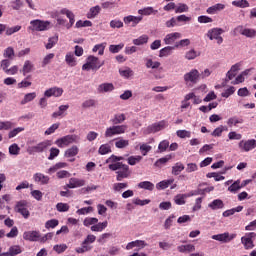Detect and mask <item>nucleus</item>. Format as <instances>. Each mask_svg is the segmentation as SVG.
Here are the masks:
<instances>
[{
    "label": "nucleus",
    "mask_w": 256,
    "mask_h": 256,
    "mask_svg": "<svg viewBox=\"0 0 256 256\" xmlns=\"http://www.w3.org/2000/svg\"><path fill=\"white\" fill-rule=\"evenodd\" d=\"M110 171H116V181H123V179L129 178L131 171L129 165L123 164L122 162L109 164Z\"/></svg>",
    "instance_id": "1"
},
{
    "label": "nucleus",
    "mask_w": 256,
    "mask_h": 256,
    "mask_svg": "<svg viewBox=\"0 0 256 256\" xmlns=\"http://www.w3.org/2000/svg\"><path fill=\"white\" fill-rule=\"evenodd\" d=\"M105 65V61L99 60L97 57L90 55L86 59V63L83 64L82 70L83 71H99L101 67Z\"/></svg>",
    "instance_id": "2"
},
{
    "label": "nucleus",
    "mask_w": 256,
    "mask_h": 256,
    "mask_svg": "<svg viewBox=\"0 0 256 256\" xmlns=\"http://www.w3.org/2000/svg\"><path fill=\"white\" fill-rule=\"evenodd\" d=\"M53 25L51 24V21L49 20H41V19H36V20H31L30 21V26L28 27L29 31H49Z\"/></svg>",
    "instance_id": "3"
},
{
    "label": "nucleus",
    "mask_w": 256,
    "mask_h": 256,
    "mask_svg": "<svg viewBox=\"0 0 256 256\" xmlns=\"http://www.w3.org/2000/svg\"><path fill=\"white\" fill-rule=\"evenodd\" d=\"M79 141H81V136L77 134H70L58 138L55 141V145H57V147H59L60 149H63V147H69V145H73V143H79Z\"/></svg>",
    "instance_id": "4"
},
{
    "label": "nucleus",
    "mask_w": 256,
    "mask_h": 256,
    "mask_svg": "<svg viewBox=\"0 0 256 256\" xmlns=\"http://www.w3.org/2000/svg\"><path fill=\"white\" fill-rule=\"evenodd\" d=\"M95 241H97V236L93 234H88L86 238L83 240V242L81 243V246L75 249L76 253L81 254V253H87L88 251H91V249H93L91 245H93Z\"/></svg>",
    "instance_id": "5"
},
{
    "label": "nucleus",
    "mask_w": 256,
    "mask_h": 256,
    "mask_svg": "<svg viewBox=\"0 0 256 256\" xmlns=\"http://www.w3.org/2000/svg\"><path fill=\"white\" fill-rule=\"evenodd\" d=\"M223 33H225L223 28L214 27L207 31L205 37H208L210 41H216L217 45H221L223 43V36H221Z\"/></svg>",
    "instance_id": "6"
},
{
    "label": "nucleus",
    "mask_w": 256,
    "mask_h": 256,
    "mask_svg": "<svg viewBox=\"0 0 256 256\" xmlns=\"http://www.w3.org/2000/svg\"><path fill=\"white\" fill-rule=\"evenodd\" d=\"M129 127L127 125H113L108 128H106L104 137L106 139H109L111 137H115V135H123L124 133L127 132V129Z\"/></svg>",
    "instance_id": "7"
},
{
    "label": "nucleus",
    "mask_w": 256,
    "mask_h": 256,
    "mask_svg": "<svg viewBox=\"0 0 256 256\" xmlns=\"http://www.w3.org/2000/svg\"><path fill=\"white\" fill-rule=\"evenodd\" d=\"M199 79H201V73H199V70L197 69H192L183 76L186 85H189V83L196 85V83H199Z\"/></svg>",
    "instance_id": "8"
},
{
    "label": "nucleus",
    "mask_w": 256,
    "mask_h": 256,
    "mask_svg": "<svg viewBox=\"0 0 256 256\" xmlns=\"http://www.w3.org/2000/svg\"><path fill=\"white\" fill-rule=\"evenodd\" d=\"M233 35H243L244 37H248L249 39H254V37H256V30L253 28H245L244 26L239 25L234 28Z\"/></svg>",
    "instance_id": "9"
},
{
    "label": "nucleus",
    "mask_w": 256,
    "mask_h": 256,
    "mask_svg": "<svg viewBox=\"0 0 256 256\" xmlns=\"http://www.w3.org/2000/svg\"><path fill=\"white\" fill-rule=\"evenodd\" d=\"M256 233L255 232H248L244 236L241 237V243L244 246V249L249 251L255 247Z\"/></svg>",
    "instance_id": "10"
},
{
    "label": "nucleus",
    "mask_w": 256,
    "mask_h": 256,
    "mask_svg": "<svg viewBox=\"0 0 256 256\" xmlns=\"http://www.w3.org/2000/svg\"><path fill=\"white\" fill-rule=\"evenodd\" d=\"M167 121L162 120L158 123H154L144 129V135H151V133H159V131H163V129L167 128Z\"/></svg>",
    "instance_id": "11"
},
{
    "label": "nucleus",
    "mask_w": 256,
    "mask_h": 256,
    "mask_svg": "<svg viewBox=\"0 0 256 256\" xmlns=\"http://www.w3.org/2000/svg\"><path fill=\"white\" fill-rule=\"evenodd\" d=\"M236 237L237 234L235 233L224 232L221 234L212 235L211 239L214 241H219L220 243H231V241H233V239Z\"/></svg>",
    "instance_id": "12"
},
{
    "label": "nucleus",
    "mask_w": 256,
    "mask_h": 256,
    "mask_svg": "<svg viewBox=\"0 0 256 256\" xmlns=\"http://www.w3.org/2000/svg\"><path fill=\"white\" fill-rule=\"evenodd\" d=\"M238 147L240 151L244 153H249V151H253V149H256V140L255 139L241 140L238 143Z\"/></svg>",
    "instance_id": "13"
},
{
    "label": "nucleus",
    "mask_w": 256,
    "mask_h": 256,
    "mask_svg": "<svg viewBox=\"0 0 256 256\" xmlns=\"http://www.w3.org/2000/svg\"><path fill=\"white\" fill-rule=\"evenodd\" d=\"M24 241H30L31 243H40L41 232L37 230H29L23 233Z\"/></svg>",
    "instance_id": "14"
},
{
    "label": "nucleus",
    "mask_w": 256,
    "mask_h": 256,
    "mask_svg": "<svg viewBox=\"0 0 256 256\" xmlns=\"http://www.w3.org/2000/svg\"><path fill=\"white\" fill-rule=\"evenodd\" d=\"M48 147H51V142L49 140L38 143L36 146H31L27 149L29 155L34 153H43Z\"/></svg>",
    "instance_id": "15"
},
{
    "label": "nucleus",
    "mask_w": 256,
    "mask_h": 256,
    "mask_svg": "<svg viewBox=\"0 0 256 256\" xmlns=\"http://www.w3.org/2000/svg\"><path fill=\"white\" fill-rule=\"evenodd\" d=\"M15 212L20 213V215H22L24 219H29V216L31 215V213L27 209V201L25 200H21L16 203Z\"/></svg>",
    "instance_id": "16"
},
{
    "label": "nucleus",
    "mask_w": 256,
    "mask_h": 256,
    "mask_svg": "<svg viewBox=\"0 0 256 256\" xmlns=\"http://www.w3.org/2000/svg\"><path fill=\"white\" fill-rule=\"evenodd\" d=\"M61 15H66L67 19H69V23L65 25L66 29H71L75 25V14L73 11L63 8L60 10Z\"/></svg>",
    "instance_id": "17"
},
{
    "label": "nucleus",
    "mask_w": 256,
    "mask_h": 256,
    "mask_svg": "<svg viewBox=\"0 0 256 256\" xmlns=\"http://www.w3.org/2000/svg\"><path fill=\"white\" fill-rule=\"evenodd\" d=\"M183 37L180 32H171L165 35L163 41L165 45H175V41Z\"/></svg>",
    "instance_id": "18"
},
{
    "label": "nucleus",
    "mask_w": 256,
    "mask_h": 256,
    "mask_svg": "<svg viewBox=\"0 0 256 256\" xmlns=\"http://www.w3.org/2000/svg\"><path fill=\"white\" fill-rule=\"evenodd\" d=\"M61 95H63V88L57 86L51 87L44 92V97H47L48 99L51 97H61Z\"/></svg>",
    "instance_id": "19"
},
{
    "label": "nucleus",
    "mask_w": 256,
    "mask_h": 256,
    "mask_svg": "<svg viewBox=\"0 0 256 256\" xmlns=\"http://www.w3.org/2000/svg\"><path fill=\"white\" fill-rule=\"evenodd\" d=\"M123 21L125 25H129L132 23V27H137V25H139V23L143 21V16L129 15V16H125L123 18Z\"/></svg>",
    "instance_id": "20"
},
{
    "label": "nucleus",
    "mask_w": 256,
    "mask_h": 256,
    "mask_svg": "<svg viewBox=\"0 0 256 256\" xmlns=\"http://www.w3.org/2000/svg\"><path fill=\"white\" fill-rule=\"evenodd\" d=\"M33 180L35 183H38V185H48L50 178L49 176L38 172L33 175Z\"/></svg>",
    "instance_id": "21"
},
{
    "label": "nucleus",
    "mask_w": 256,
    "mask_h": 256,
    "mask_svg": "<svg viewBox=\"0 0 256 256\" xmlns=\"http://www.w3.org/2000/svg\"><path fill=\"white\" fill-rule=\"evenodd\" d=\"M225 9V4L217 3L206 9V13L208 15H217V13L223 11Z\"/></svg>",
    "instance_id": "22"
},
{
    "label": "nucleus",
    "mask_w": 256,
    "mask_h": 256,
    "mask_svg": "<svg viewBox=\"0 0 256 256\" xmlns=\"http://www.w3.org/2000/svg\"><path fill=\"white\" fill-rule=\"evenodd\" d=\"M83 185H85V180L79 178H70L66 187H68V189H77L78 187H83Z\"/></svg>",
    "instance_id": "23"
},
{
    "label": "nucleus",
    "mask_w": 256,
    "mask_h": 256,
    "mask_svg": "<svg viewBox=\"0 0 256 256\" xmlns=\"http://www.w3.org/2000/svg\"><path fill=\"white\" fill-rule=\"evenodd\" d=\"M65 63L68 67H77L78 61L77 57L73 54V52H67L65 55Z\"/></svg>",
    "instance_id": "24"
},
{
    "label": "nucleus",
    "mask_w": 256,
    "mask_h": 256,
    "mask_svg": "<svg viewBox=\"0 0 256 256\" xmlns=\"http://www.w3.org/2000/svg\"><path fill=\"white\" fill-rule=\"evenodd\" d=\"M109 225V222L104 221V222H97L93 226L90 227V230L93 233H101L107 229V226Z\"/></svg>",
    "instance_id": "25"
},
{
    "label": "nucleus",
    "mask_w": 256,
    "mask_h": 256,
    "mask_svg": "<svg viewBox=\"0 0 256 256\" xmlns=\"http://www.w3.org/2000/svg\"><path fill=\"white\" fill-rule=\"evenodd\" d=\"M115 89L113 83H102L98 86V93H111Z\"/></svg>",
    "instance_id": "26"
},
{
    "label": "nucleus",
    "mask_w": 256,
    "mask_h": 256,
    "mask_svg": "<svg viewBox=\"0 0 256 256\" xmlns=\"http://www.w3.org/2000/svg\"><path fill=\"white\" fill-rule=\"evenodd\" d=\"M158 13H159V11L153 9V7H151V6L144 7L142 9L138 10V15H141V17H143V15L146 17L149 15H157Z\"/></svg>",
    "instance_id": "27"
},
{
    "label": "nucleus",
    "mask_w": 256,
    "mask_h": 256,
    "mask_svg": "<svg viewBox=\"0 0 256 256\" xmlns=\"http://www.w3.org/2000/svg\"><path fill=\"white\" fill-rule=\"evenodd\" d=\"M243 123H245V120L237 116L230 117L227 120L228 127H237L238 125H243Z\"/></svg>",
    "instance_id": "28"
},
{
    "label": "nucleus",
    "mask_w": 256,
    "mask_h": 256,
    "mask_svg": "<svg viewBox=\"0 0 256 256\" xmlns=\"http://www.w3.org/2000/svg\"><path fill=\"white\" fill-rule=\"evenodd\" d=\"M208 207L209 209H212V211H217L219 209H223V207H225V204L223 203V200L215 199L208 204Z\"/></svg>",
    "instance_id": "29"
},
{
    "label": "nucleus",
    "mask_w": 256,
    "mask_h": 256,
    "mask_svg": "<svg viewBox=\"0 0 256 256\" xmlns=\"http://www.w3.org/2000/svg\"><path fill=\"white\" fill-rule=\"evenodd\" d=\"M134 247H141L143 249L144 247H147V244L145 243L144 240H136V241L129 242L126 245L127 251H131V249H134Z\"/></svg>",
    "instance_id": "30"
},
{
    "label": "nucleus",
    "mask_w": 256,
    "mask_h": 256,
    "mask_svg": "<svg viewBox=\"0 0 256 256\" xmlns=\"http://www.w3.org/2000/svg\"><path fill=\"white\" fill-rule=\"evenodd\" d=\"M99 13H101V6L96 5L89 9V11L86 14V17H87V19H95V17H97V15H99Z\"/></svg>",
    "instance_id": "31"
},
{
    "label": "nucleus",
    "mask_w": 256,
    "mask_h": 256,
    "mask_svg": "<svg viewBox=\"0 0 256 256\" xmlns=\"http://www.w3.org/2000/svg\"><path fill=\"white\" fill-rule=\"evenodd\" d=\"M67 109H69V105H60L58 111L52 114L53 119H57V117H65V115H67Z\"/></svg>",
    "instance_id": "32"
},
{
    "label": "nucleus",
    "mask_w": 256,
    "mask_h": 256,
    "mask_svg": "<svg viewBox=\"0 0 256 256\" xmlns=\"http://www.w3.org/2000/svg\"><path fill=\"white\" fill-rule=\"evenodd\" d=\"M119 74L124 79H131V77H133L135 75V72L133 71V69H131L129 67H125V68H122L119 70Z\"/></svg>",
    "instance_id": "33"
},
{
    "label": "nucleus",
    "mask_w": 256,
    "mask_h": 256,
    "mask_svg": "<svg viewBox=\"0 0 256 256\" xmlns=\"http://www.w3.org/2000/svg\"><path fill=\"white\" fill-rule=\"evenodd\" d=\"M146 69H159L161 67V62L153 61L151 58H145Z\"/></svg>",
    "instance_id": "34"
},
{
    "label": "nucleus",
    "mask_w": 256,
    "mask_h": 256,
    "mask_svg": "<svg viewBox=\"0 0 256 256\" xmlns=\"http://www.w3.org/2000/svg\"><path fill=\"white\" fill-rule=\"evenodd\" d=\"M173 183H175V179L173 178L160 181L159 183L156 184V189H158L159 191L167 189V187H169V185H173Z\"/></svg>",
    "instance_id": "35"
},
{
    "label": "nucleus",
    "mask_w": 256,
    "mask_h": 256,
    "mask_svg": "<svg viewBox=\"0 0 256 256\" xmlns=\"http://www.w3.org/2000/svg\"><path fill=\"white\" fill-rule=\"evenodd\" d=\"M132 43L136 46L146 45V43H149V36L147 34H143L140 37L132 40Z\"/></svg>",
    "instance_id": "36"
},
{
    "label": "nucleus",
    "mask_w": 256,
    "mask_h": 256,
    "mask_svg": "<svg viewBox=\"0 0 256 256\" xmlns=\"http://www.w3.org/2000/svg\"><path fill=\"white\" fill-rule=\"evenodd\" d=\"M177 251H179V253H193V251H195V245L193 244L180 245L177 247Z\"/></svg>",
    "instance_id": "37"
},
{
    "label": "nucleus",
    "mask_w": 256,
    "mask_h": 256,
    "mask_svg": "<svg viewBox=\"0 0 256 256\" xmlns=\"http://www.w3.org/2000/svg\"><path fill=\"white\" fill-rule=\"evenodd\" d=\"M175 46H166L159 51V57H169V55H173V51Z\"/></svg>",
    "instance_id": "38"
},
{
    "label": "nucleus",
    "mask_w": 256,
    "mask_h": 256,
    "mask_svg": "<svg viewBox=\"0 0 256 256\" xmlns=\"http://www.w3.org/2000/svg\"><path fill=\"white\" fill-rule=\"evenodd\" d=\"M65 167H67V163H65V162H58L54 166L50 167L47 170V173L49 175H53V173H56V171H59V169H65Z\"/></svg>",
    "instance_id": "39"
},
{
    "label": "nucleus",
    "mask_w": 256,
    "mask_h": 256,
    "mask_svg": "<svg viewBox=\"0 0 256 256\" xmlns=\"http://www.w3.org/2000/svg\"><path fill=\"white\" fill-rule=\"evenodd\" d=\"M138 188L144 189L145 191H153V189H155V184L151 181H142L138 183Z\"/></svg>",
    "instance_id": "40"
},
{
    "label": "nucleus",
    "mask_w": 256,
    "mask_h": 256,
    "mask_svg": "<svg viewBox=\"0 0 256 256\" xmlns=\"http://www.w3.org/2000/svg\"><path fill=\"white\" fill-rule=\"evenodd\" d=\"M10 256H17L23 253V248L20 245H12L8 249Z\"/></svg>",
    "instance_id": "41"
},
{
    "label": "nucleus",
    "mask_w": 256,
    "mask_h": 256,
    "mask_svg": "<svg viewBox=\"0 0 256 256\" xmlns=\"http://www.w3.org/2000/svg\"><path fill=\"white\" fill-rule=\"evenodd\" d=\"M127 187H129V183L119 182L114 183L112 189L114 193H121V191H123V189H127Z\"/></svg>",
    "instance_id": "42"
},
{
    "label": "nucleus",
    "mask_w": 256,
    "mask_h": 256,
    "mask_svg": "<svg viewBox=\"0 0 256 256\" xmlns=\"http://www.w3.org/2000/svg\"><path fill=\"white\" fill-rule=\"evenodd\" d=\"M34 67L35 66L33 65L32 61L26 60L24 62L23 68H22L23 75H27V73H31V71H33Z\"/></svg>",
    "instance_id": "43"
},
{
    "label": "nucleus",
    "mask_w": 256,
    "mask_h": 256,
    "mask_svg": "<svg viewBox=\"0 0 256 256\" xmlns=\"http://www.w3.org/2000/svg\"><path fill=\"white\" fill-rule=\"evenodd\" d=\"M141 161H143V156L141 155L129 156L127 158V163L128 165H131V166H135L137 165V163H141Z\"/></svg>",
    "instance_id": "44"
},
{
    "label": "nucleus",
    "mask_w": 256,
    "mask_h": 256,
    "mask_svg": "<svg viewBox=\"0 0 256 256\" xmlns=\"http://www.w3.org/2000/svg\"><path fill=\"white\" fill-rule=\"evenodd\" d=\"M37 97V93L31 92L24 95V98L21 100V105H27V103H31Z\"/></svg>",
    "instance_id": "45"
},
{
    "label": "nucleus",
    "mask_w": 256,
    "mask_h": 256,
    "mask_svg": "<svg viewBox=\"0 0 256 256\" xmlns=\"http://www.w3.org/2000/svg\"><path fill=\"white\" fill-rule=\"evenodd\" d=\"M240 189H242L241 187V180H236L233 182V184H231L229 187H228V191L230 193H237Z\"/></svg>",
    "instance_id": "46"
},
{
    "label": "nucleus",
    "mask_w": 256,
    "mask_h": 256,
    "mask_svg": "<svg viewBox=\"0 0 256 256\" xmlns=\"http://www.w3.org/2000/svg\"><path fill=\"white\" fill-rule=\"evenodd\" d=\"M105 47H107V42H103L101 44H96L92 51L93 53H97L98 51V55H103L105 53Z\"/></svg>",
    "instance_id": "47"
},
{
    "label": "nucleus",
    "mask_w": 256,
    "mask_h": 256,
    "mask_svg": "<svg viewBox=\"0 0 256 256\" xmlns=\"http://www.w3.org/2000/svg\"><path fill=\"white\" fill-rule=\"evenodd\" d=\"M115 147L116 149H125V147H129V140L118 138L116 139Z\"/></svg>",
    "instance_id": "48"
},
{
    "label": "nucleus",
    "mask_w": 256,
    "mask_h": 256,
    "mask_svg": "<svg viewBox=\"0 0 256 256\" xmlns=\"http://www.w3.org/2000/svg\"><path fill=\"white\" fill-rule=\"evenodd\" d=\"M96 223H99V219L95 217H86L83 220L84 227H93V225H96Z\"/></svg>",
    "instance_id": "49"
},
{
    "label": "nucleus",
    "mask_w": 256,
    "mask_h": 256,
    "mask_svg": "<svg viewBox=\"0 0 256 256\" xmlns=\"http://www.w3.org/2000/svg\"><path fill=\"white\" fill-rule=\"evenodd\" d=\"M98 153L99 155H108V153H111V144H102L98 149Z\"/></svg>",
    "instance_id": "50"
},
{
    "label": "nucleus",
    "mask_w": 256,
    "mask_h": 256,
    "mask_svg": "<svg viewBox=\"0 0 256 256\" xmlns=\"http://www.w3.org/2000/svg\"><path fill=\"white\" fill-rule=\"evenodd\" d=\"M79 153V147L72 146L65 151V157H75Z\"/></svg>",
    "instance_id": "51"
},
{
    "label": "nucleus",
    "mask_w": 256,
    "mask_h": 256,
    "mask_svg": "<svg viewBox=\"0 0 256 256\" xmlns=\"http://www.w3.org/2000/svg\"><path fill=\"white\" fill-rule=\"evenodd\" d=\"M199 57V53L195 51V49H191L185 53V59L188 61H193V59H197Z\"/></svg>",
    "instance_id": "52"
},
{
    "label": "nucleus",
    "mask_w": 256,
    "mask_h": 256,
    "mask_svg": "<svg viewBox=\"0 0 256 256\" xmlns=\"http://www.w3.org/2000/svg\"><path fill=\"white\" fill-rule=\"evenodd\" d=\"M206 177L208 179H214V181H225V176H221L217 172H210V173L206 174Z\"/></svg>",
    "instance_id": "53"
},
{
    "label": "nucleus",
    "mask_w": 256,
    "mask_h": 256,
    "mask_svg": "<svg viewBox=\"0 0 256 256\" xmlns=\"http://www.w3.org/2000/svg\"><path fill=\"white\" fill-rule=\"evenodd\" d=\"M185 169V166L181 162H177L173 167H172V175H179L181 171Z\"/></svg>",
    "instance_id": "54"
},
{
    "label": "nucleus",
    "mask_w": 256,
    "mask_h": 256,
    "mask_svg": "<svg viewBox=\"0 0 256 256\" xmlns=\"http://www.w3.org/2000/svg\"><path fill=\"white\" fill-rule=\"evenodd\" d=\"M189 12V6L185 3H179L176 5L175 13H187Z\"/></svg>",
    "instance_id": "55"
},
{
    "label": "nucleus",
    "mask_w": 256,
    "mask_h": 256,
    "mask_svg": "<svg viewBox=\"0 0 256 256\" xmlns=\"http://www.w3.org/2000/svg\"><path fill=\"white\" fill-rule=\"evenodd\" d=\"M185 199H187L185 194H178L174 197V203L176 205H185V203H187Z\"/></svg>",
    "instance_id": "56"
},
{
    "label": "nucleus",
    "mask_w": 256,
    "mask_h": 256,
    "mask_svg": "<svg viewBox=\"0 0 256 256\" xmlns=\"http://www.w3.org/2000/svg\"><path fill=\"white\" fill-rule=\"evenodd\" d=\"M176 135L180 139H190L191 131H189V130H177Z\"/></svg>",
    "instance_id": "57"
},
{
    "label": "nucleus",
    "mask_w": 256,
    "mask_h": 256,
    "mask_svg": "<svg viewBox=\"0 0 256 256\" xmlns=\"http://www.w3.org/2000/svg\"><path fill=\"white\" fill-rule=\"evenodd\" d=\"M93 26V22L89 21V20H78L75 24L76 29H81V27H92Z\"/></svg>",
    "instance_id": "58"
},
{
    "label": "nucleus",
    "mask_w": 256,
    "mask_h": 256,
    "mask_svg": "<svg viewBox=\"0 0 256 256\" xmlns=\"http://www.w3.org/2000/svg\"><path fill=\"white\" fill-rule=\"evenodd\" d=\"M111 29H123V21L119 19H113L110 21Z\"/></svg>",
    "instance_id": "59"
},
{
    "label": "nucleus",
    "mask_w": 256,
    "mask_h": 256,
    "mask_svg": "<svg viewBox=\"0 0 256 256\" xmlns=\"http://www.w3.org/2000/svg\"><path fill=\"white\" fill-rule=\"evenodd\" d=\"M21 152V148L19 147V145L17 143H14L12 145L9 146V154L10 155H19V153Z\"/></svg>",
    "instance_id": "60"
},
{
    "label": "nucleus",
    "mask_w": 256,
    "mask_h": 256,
    "mask_svg": "<svg viewBox=\"0 0 256 256\" xmlns=\"http://www.w3.org/2000/svg\"><path fill=\"white\" fill-rule=\"evenodd\" d=\"M170 159H173V156L166 155L165 157H162V158L158 159L154 163V165H155V167H161V165H165V163H167Z\"/></svg>",
    "instance_id": "61"
},
{
    "label": "nucleus",
    "mask_w": 256,
    "mask_h": 256,
    "mask_svg": "<svg viewBox=\"0 0 256 256\" xmlns=\"http://www.w3.org/2000/svg\"><path fill=\"white\" fill-rule=\"evenodd\" d=\"M151 149H153V147L147 143L140 144V153H142L143 157L147 156V153H149Z\"/></svg>",
    "instance_id": "62"
},
{
    "label": "nucleus",
    "mask_w": 256,
    "mask_h": 256,
    "mask_svg": "<svg viewBox=\"0 0 256 256\" xmlns=\"http://www.w3.org/2000/svg\"><path fill=\"white\" fill-rule=\"evenodd\" d=\"M232 5L234 7H241L242 9H245V7H249V2L247 0H234Z\"/></svg>",
    "instance_id": "63"
},
{
    "label": "nucleus",
    "mask_w": 256,
    "mask_h": 256,
    "mask_svg": "<svg viewBox=\"0 0 256 256\" xmlns=\"http://www.w3.org/2000/svg\"><path fill=\"white\" fill-rule=\"evenodd\" d=\"M169 149V142L168 140H163L158 145V153H165Z\"/></svg>",
    "instance_id": "64"
}]
</instances>
